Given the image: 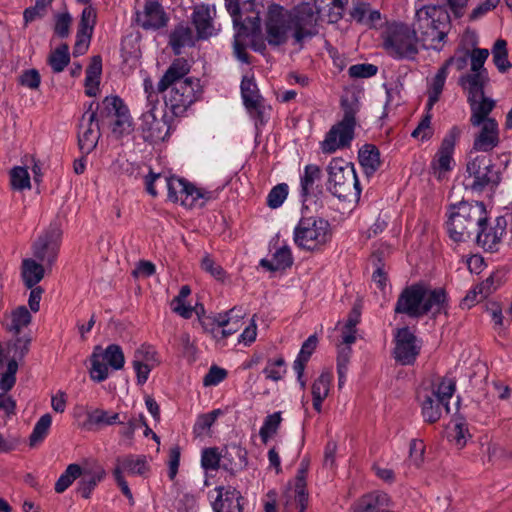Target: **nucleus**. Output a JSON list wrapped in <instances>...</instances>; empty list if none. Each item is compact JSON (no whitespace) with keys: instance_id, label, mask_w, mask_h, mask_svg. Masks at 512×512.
Returning a JSON list of instances; mask_svg holds the SVG:
<instances>
[{"instance_id":"obj_4","label":"nucleus","mask_w":512,"mask_h":512,"mask_svg":"<svg viewBox=\"0 0 512 512\" xmlns=\"http://www.w3.org/2000/svg\"><path fill=\"white\" fill-rule=\"evenodd\" d=\"M487 220V210L483 202L461 201L449 206L446 228L449 238L456 243L473 238L475 229Z\"/></svg>"},{"instance_id":"obj_36","label":"nucleus","mask_w":512,"mask_h":512,"mask_svg":"<svg viewBox=\"0 0 512 512\" xmlns=\"http://www.w3.org/2000/svg\"><path fill=\"white\" fill-rule=\"evenodd\" d=\"M449 23L446 25H442L437 23L432 28H429V31H425L424 34L418 37L419 42L422 43V46L425 49H441V42L447 35Z\"/></svg>"},{"instance_id":"obj_27","label":"nucleus","mask_w":512,"mask_h":512,"mask_svg":"<svg viewBox=\"0 0 512 512\" xmlns=\"http://www.w3.org/2000/svg\"><path fill=\"white\" fill-rule=\"evenodd\" d=\"M488 81V72L468 73L460 78V85L467 91V100L480 99L484 95V85Z\"/></svg>"},{"instance_id":"obj_44","label":"nucleus","mask_w":512,"mask_h":512,"mask_svg":"<svg viewBox=\"0 0 512 512\" xmlns=\"http://www.w3.org/2000/svg\"><path fill=\"white\" fill-rule=\"evenodd\" d=\"M82 475V469L78 464H70L60 475L55 483V491L63 493L77 478Z\"/></svg>"},{"instance_id":"obj_57","label":"nucleus","mask_w":512,"mask_h":512,"mask_svg":"<svg viewBox=\"0 0 512 512\" xmlns=\"http://www.w3.org/2000/svg\"><path fill=\"white\" fill-rule=\"evenodd\" d=\"M378 67L369 63L355 64L349 67L348 74L351 78H369L376 75Z\"/></svg>"},{"instance_id":"obj_64","label":"nucleus","mask_w":512,"mask_h":512,"mask_svg":"<svg viewBox=\"0 0 512 512\" xmlns=\"http://www.w3.org/2000/svg\"><path fill=\"white\" fill-rule=\"evenodd\" d=\"M227 376V371L218 366H212L208 373L204 376L203 384L205 386H216L222 382Z\"/></svg>"},{"instance_id":"obj_45","label":"nucleus","mask_w":512,"mask_h":512,"mask_svg":"<svg viewBox=\"0 0 512 512\" xmlns=\"http://www.w3.org/2000/svg\"><path fill=\"white\" fill-rule=\"evenodd\" d=\"M321 178V169L314 164L306 165L301 175V193L303 196L310 194L315 181Z\"/></svg>"},{"instance_id":"obj_20","label":"nucleus","mask_w":512,"mask_h":512,"mask_svg":"<svg viewBox=\"0 0 512 512\" xmlns=\"http://www.w3.org/2000/svg\"><path fill=\"white\" fill-rule=\"evenodd\" d=\"M218 495L213 502L214 512H243V497L232 486L217 488Z\"/></svg>"},{"instance_id":"obj_31","label":"nucleus","mask_w":512,"mask_h":512,"mask_svg":"<svg viewBox=\"0 0 512 512\" xmlns=\"http://www.w3.org/2000/svg\"><path fill=\"white\" fill-rule=\"evenodd\" d=\"M471 108L470 123L472 126H480L486 120H494L489 117L490 112L495 106V102L483 95L480 99L468 101Z\"/></svg>"},{"instance_id":"obj_3","label":"nucleus","mask_w":512,"mask_h":512,"mask_svg":"<svg viewBox=\"0 0 512 512\" xmlns=\"http://www.w3.org/2000/svg\"><path fill=\"white\" fill-rule=\"evenodd\" d=\"M449 301L443 288H430L424 284H412L402 290L396 301L394 312L419 319L430 315L435 319L447 314Z\"/></svg>"},{"instance_id":"obj_53","label":"nucleus","mask_w":512,"mask_h":512,"mask_svg":"<svg viewBox=\"0 0 512 512\" xmlns=\"http://www.w3.org/2000/svg\"><path fill=\"white\" fill-rule=\"evenodd\" d=\"M139 364L158 365L157 353L151 345L143 344L138 347L133 355V360Z\"/></svg>"},{"instance_id":"obj_49","label":"nucleus","mask_w":512,"mask_h":512,"mask_svg":"<svg viewBox=\"0 0 512 512\" xmlns=\"http://www.w3.org/2000/svg\"><path fill=\"white\" fill-rule=\"evenodd\" d=\"M200 199L204 200L200 204V206H202L206 201L211 199V192L197 188L193 184L188 182L185 196L182 200V205L187 207H193L197 204V202Z\"/></svg>"},{"instance_id":"obj_28","label":"nucleus","mask_w":512,"mask_h":512,"mask_svg":"<svg viewBox=\"0 0 512 512\" xmlns=\"http://www.w3.org/2000/svg\"><path fill=\"white\" fill-rule=\"evenodd\" d=\"M453 59H448L437 71L436 75L432 78L428 90V102L426 109L430 111L435 103L439 100L442 94L445 81L448 76V68L452 64Z\"/></svg>"},{"instance_id":"obj_35","label":"nucleus","mask_w":512,"mask_h":512,"mask_svg":"<svg viewBox=\"0 0 512 512\" xmlns=\"http://www.w3.org/2000/svg\"><path fill=\"white\" fill-rule=\"evenodd\" d=\"M318 339L316 335H310L302 344L300 352L293 363V369L297 374V379L301 380L306 363L309 361L312 353L317 347Z\"/></svg>"},{"instance_id":"obj_21","label":"nucleus","mask_w":512,"mask_h":512,"mask_svg":"<svg viewBox=\"0 0 512 512\" xmlns=\"http://www.w3.org/2000/svg\"><path fill=\"white\" fill-rule=\"evenodd\" d=\"M418 398L421 401V414L427 423L437 422L441 418L443 411L446 413L450 412L449 404L439 400L435 393H428L425 390L418 394Z\"/></svg>"},{"instance_id":"obj_24","label":"nucleus","mask_w":512,"mask_h":512,"mask_svg":"<svg viewBox=\"0 0 512 512\" xmlns=\"http://www.w3.org/2000/svg\"><path fill=\"white\" fill-rule=\"evenodd\" d=\"M165 13L161 5L156 1L145 4L144 12L137 15L138 24L146 29H159L166 25Z\"/></svg>"},{"instance_id":"obj_14","label":"nucleus","mask_w":512,"mask_h":512,"mask_svg":"<svg viewBox=\"0 0 512 512\" xmlns=\"http://www.w3.org/2000/svg\"><path fill=\"white\" fill-rule=\"evenodd\" d=\"M100 136L97 111L93 109V103H90L79 123L78 144L80 150L89 154L97 146Z\"/></svg>"},{"instance_id":"obj_18","label":"nucleus","mask_w":512,"mask_h":512,"mask_svg":"<svg viewBox=\"0 0 512 512\" xmlns=\"http://www.w3.org/2000/svg\"><path fill=\"white\" fill-rule=\"evenodd\" d=\"M480 129L474 136L473 151L488 153L500 143L499 127L496 120H486L478 126Z\"/></svg>"},{"instance_id":"obj_54","label":"nucleus","mask_w":512,"mask_h":512,"mask_svg":"<svg viewBox=\"0 0 512 512\" xmlns=\"http://www.w3.org/2000/svg\"><path fill=\"white\" fill-rule=\"evenodd\" d=\"M288 189L286 183L274 186L267 196V205L272 209L279 208L288 196Z\"/></svg>"},{"instance_id":"obj_61","label":"nucleus","mask_w":512,"mask_h":512,"mask_svg":"<svg viewBox=\"0 0 512 512\" xmlns=\"http://www.w3.org/2000/svg\"><path fill=\"white\" fill-rule=\"evenodd\" d=\"M110 125L112 126V132L118 136H121L124 132L130 128V119L128 115V109L111 119Z\"/></svg>"},{"instance_id":"obj_19","label":"nucleus","mask_w":512,"mask_h":512,"mask_svg":"<svg viewBox=\"0 0 512 512\" xmlns=\"http://www.w3.org/2000/svg\"><path fill=\"white\" fill-rule=\"evenodd\" d=\"M156 109L154 106L148 107L141 116V129L146 134L145 137L154 142L164 140L169 133L167 121L164 116L157 117Z\"/></svg>"},{"instance_id":"obj_60","label":"nucleus","mask_w":512,"mask_h":512,"mask_svg":"<svg viewBox=\"0 0 512 512\" xmlns=\"http://www.w3.org/2000/svg\"><path fill=\"white\" fill-rule=\"evenodd\" d=\"M489 56V51L487 49L475 48L471 53V73H480L482 71H487L484 68V63Z\"/></svg>"},{"instance_id":"obj_22","label":"nucleus","mask_w":512,"mask_h":512,"mask_svg":"<svg viewBox=\"0 0 512 512\" xmlns=\"http://www.w3.org/2000/svg\"><path fill=\"white\" fill-rule=\"evenodd\" d=\"M246 313L242 307L235 306L225 313H219L214 317V322L221 330L219 331L221 338H226L236 333L242 323V319Z\"/></svg>"},{"instance_id":"obj_37","label":"nucleus","mask_w":512,"mask_h":512,"mask_svg":"<svg viewBox=\"0 0 512 512\" xmlns=\"http://www.w3.org/2000/svg\"><path fill=\"white\" fill-rule=\"evenodd\" d=\"M240 89L245 107L247 109H257L260 106L261 96L254 79L244 76Z\"/></svg>"},{"instance_id":"obj_56","label":"nucleus","mask_w":512,"mask_h":512,"mask_svg":"<svg viewBox=\"0 0 512 512\" xmlns=\"http://www.w3.org/2000/svg\"><path fill=\"white\" fill-rule=\"evenodd\" d=\"M102 72V60L100 56H94L86 69L85 86H98Z\"/></svg>"},{"instance_id":"obj_11","label":"nucleus","mask_w":512,"mask_h":512,"mask_svg":"<svg viewBox=\"0 0 512 512\" xmlns=\"http://www.w3.org/2000/svg\"><path fill=\"white\" fill-rule=\"evenodd\" d=\"M247 451L240 446H232L220 458L216 449H205L202 453L201 464L205 470H216L220 466L231 473L242 470L247 466Z\"/></svg>"},{"instance_id":"obj_50","label":"nucleus","mask_w":512,"mask_h":512,"mask_svg":"<svg viewBox=\"0 0 512 512\" xmlns=\"http://www.w3.org/2000/svg\"><path fill=\"white\" fill-rule=\"evenodd\" d=\"M96 20V14L91 7H85L81 14L77 34L80 37L91 38L93 27Z\"/></svg>"},{"instance_id":"obj_58","label":"nucleus","mask_w":512,"mask_h":512,"mask_svg":"<svg viewBox=\"0 0 512 512\" xmlns=\"http://www.w3.org/2000/svg\"><path fill=\"white\" fill-rule=\"evenodd\" d=\"M285 372V361L282 357L274 361H268L267 366L263 370V373L266 375V377L273 381L280 380Z\"/></svg>"},{"instance_id":"obj_12","label":"nucleus","mask_w":512,"mask_h":512,"mask_svg":"<svg viewBox=\"0 0 512 512\" xmlns=\"http://www.w3.org/2000/svg\"><path fill=\"white\" fill-rule=\"evenodd\" d=\"M507 225L508 221L504 216L496 217L493 222H488L487 219L475 229L472 239H475L477 245L485 251L497 252L506 235Z\"/></svg>"},{"instance_id":"obj_8","label":"nucleus","mask_w":512,"mask_h":512,"mask_svg":"<svg viewBox=\"0 0 512 512\" xmlns=\"http://www.w3.org/2000/svg\"><path fill=\"white\" fill-rule=\"evenodd\" d=\"M418 44L416 30L403 23L390 26L384 39L386 51L395 59L414 60L419 53Z\"/></svg>"},{"instance_id":"obj_1","label":"nucleus","mask_w":512,"mask_h":512,"mask_svg":"<svg viewBox=\"0 0 512 512\" xmlns=\"http://www.w3.org/2000/svg\"><path fill=\"white\" fill-rule=\"evenodd\" d=\"M266 39L269 45L279 46L291 35L296 44L311 39L318 33L317 15L309 3H302L289 12L278 6L271 10L266 22Z\"/></svg>"},{"instance_id":"obj_46","label":"nucleus","mask_w":512,"mask_h":512,"mask_svg":"<svg viewBox=\"0 0 512 512\" xmlns=\"http://www.w3.org/2000/svg\"><path fill=\"white\" fill-rule=\"evenodd\" d=\"M456 390V381L453 378L444 377L437 385H433L428 393H435V396L446 403H450V399Z\"/></svg>"},{"instance_id":"obj_9","label":"nucleus","mask_w":512,"mask_h":512,"mask_svg":"<svg viewBox=\"0 0 512 512\" xmlns=\"http://www.w3.org/2000/svg\"><path fill=\"white\" fill-rule=\"evenodd\" d=\"M330 238V225L318 217H302L294 228V243L301 249L317 250Z\"/></svg>"},{"instance_id":"obj_29","label":"nucleus","mask_w":512,"mask_h":512,"mask_svg":"<svg viewBox=\"0 0 512 512\" xmlns=\"http://www.w3.org/2000/svg\"><path fill=\"white\" fill-rule=\"evenodd\" d=\"M358 160L365 175L372 176L381 165L379 149L373 144L363 145L359 149Z\"/></svg>"},{"instance_id":"obj_59","label":"nucleus","mask_w":512,"mask_h":512,"mask_svg":"<svg viewBox=\"0 0 512 512\" xmlns=\"http://www.w3.org/2000/svg\"><path fill=\"white\" fill-rule=\"evenodd\" d=\"M450 437L458 447L462 448L465 446L467 438L470 437L467 423L465 421H457L450 432Z\"/></svg>"},{"instance_id":"obj_2","label":"nucleus","mask_w":512,"mask_h":512,"mask_svg":"<svg viewBox=\"0 0 512 512\" xmlns=\"http://www.w3.org/2000/svg\"><path fill=\"white\" fill-rule=\"evenodd\" d=\"M190 69L186 59L176 58L158 82L165 108L176 117L182 116L202 95L200 79L188 76Z\"/></svg>"},{"instance_id":"obj_55","label":"nucleus","mask_w":512,"mask_h":512,"mask_svg":"<svg viewBox=\"0 0 512 512\" xmlns=\"http://www.w3.org/2000/svg\"><path fill=\"white\" fill-rule=\"evenodd\" d=\"M13 189L24 190L30 188V177L28 171L23 167H14L10 173Z\"/></svg>"},{"instance_id":"obj_51","label":"nucleus","mask_w":512,"mask_h":512,"mask_svg":"<svg viewBox=\"0 0 512 512\" xmlns=\"http://www.w3.org/2000/svg\"><path fill=\"white\" fill-rule=\"evenodd\" d=\"M331 380L332 376L329 372H322L312 384V398L326 399L330 391Z\"/></svg>"},{"instance_id":"obj_63","label":"nucleus","mask_w":512,"mask_h":512,"mask_svg":"<svg viewBox=\"0 0 512 512\" xmlns=\"http://www.w3.org/2000/svg\"><path fill=\"white\" fill-rule=\"evenodd\" d=\"M201 267L204 271L211 274V276L217 280L222 281L225 278L224 269L208 255L202 259Z\"/></svg>"},{"instance_id":"obj_62","label":"nucleus","mask_w":512,"mask_h":512,"mask_svg":"<svg viewBox=\"0 0 512 512\" xmlns=\"http://www.w3.org/2000/svg\"><path fill=\"white\" fill-rule=\"evenodd\" d=\"M272 258H273L274 262L276 263L275 268H278L279 270L290 267L293 263L291 250L287 246L279 248L273 254Z\"/></svg>"},{"instance_id":"obj_30","label":"nucleus","mask_w":512,"mask_h":512,"mask_svg":"<svg viewBox=\"0 0 512 512\" xmlns=\"http://www.w3.org/2000/svg\"><path fill=\"white\" fill-rule=\"evenodd\" d=\"M105 474V470L100 466L82 470L81 479L78 482V492L81 496L85 499L90 498L92 491L104 479Z\"/></svg>"},{"instance_id":"obj_48","label":"nucleus","mask_w":512,"mask_h":512,"mask_svg":"<svg viewBox=\"0 0 512 512\" xmlns=\"http://www.w3.org/2000/svg\"><path fill=\"white\" fill-rule=\"evenodd\" d=\"M501 279L502 277L499 272L493 273L484 281L477 284L473 288V293H478L480 294V299H485L500 287Z\"/></svg>"},{"instance_id":"obj_39","label":"nucleus","mask_w":512,"mask_h":512,"mask_svg":"<svg viewBox=\"0 0 512 512\" xmlns=\"http://www.w3.org/2000/svg\"><path fill=\"white\" fill-rule=\"evenodd\" d=\"M493 62L500 73H505L511 68V63L508 60L507 42L504 39L495 41L492 47Z\"/></svg>"},{"instance_id":"obj_6","label":"nucleus","mask_w":512,"mask_h":512,"mask_svg":"<svg viewBox=\"0 0 512 512\" xmlns=\"http://www.w3.org/2000/svg\"><path fill=\"white\" fill-rule=\"evenodd\" d=\"M327 190L340 200L350 201L359 199L361 194L360 182L354 165L340 158H334L327 166Z\"/></svg>"},{"instance_id":"obj_42","label":"nucleus","mask_w":512,"mask_h":512,"mask_svg":"<svg viewBox=\"0 0 512 512\" xmlns=\"http://www.w3.org/2000/svg\"><path fill=\"white\" fill-rule=\"evenodd\" d=\"M31 321V314L25 306H20L12 312L10 323H7V330L18 335L21 330Z\"/></svg>"},{"instance_id":"obj_23","label":"nucleus","mask_w":512,"mask_h":512,"mask_svg":"<svg viewBox=\"0 0 512 512\" xmlns=\"http://www.w3.org/2000/svg\"><path fill=\"white\" fill-rule=\"evenodd\" d=\"M216 11L208 5H201L194 9L192 14L193 24L196 28L198 38L207 39L215 33L213 17Z\"/></svg>"},{"instance_id":"obj_5","label":"nucleus","mask_w":512,"mask_h":512,"mask_svg":"<svg viewBox=\"0 0 512 512\" xmlns=\"http://www.w3.org/2000/svg\"><path fill=\"white\" fill-rule=\"evenodd\" d=\"M341 108L343 110L342 120L331 127L321 144L324 153H333L338 149L348 148L354 139L359 102L353 95L342 97Z\"/></svg>"},{"instance_id":"obj_10","label":"nucleus","mask_w":512,"mask_h":512,"mask_svg":"<svg viewBox=\"0 0 512 512\" xmlns=\"http://www.w3.org/2000/svg\"><path fill=\"white\" fill-rule=\"evenodd\" d=\"M90 361L91 379L96 382H103L109 376V367L114 370H120L124 367L125 356L119 345L110 344L105 349L96 346L90 356Z\"/></svg>"},{"instance_id":"obj_16","label":"nucleus","mask_w":512,"mask_h":512,"mask_svg":"<svg viewBox=\"0 0 512 512\" xmlns=\"http://www.w3.org/2000/svg\"><path fill=\"white\" fill-rule=\"evenodd\" d=\"M394 357L402 365H410L414 363L419 354L420 347L416 343V336L408 327L397 330L395 335Z\"/></svg>"},{"instance_id":"obj_40","label":"nucleus","mask_w":512,"mask_h":512,"mask_svg":"<svg viewBox=\"0 0 512 512\" xmlns=\"http://www.w3.org/2000/svg\"><path fill=\"white\" fill-rule=\"evenodd\" d=\"M164 183L168 190V199L174 203L178 201L182 203L187 189L188 181H186L184 178L171 176L164 177Z\"/></svg>"},{"instance_id":"obj_41","label":"nucleus","mask_w":512,"mask_h":512,"mask_svg":"<svg viewBox=\"0 0 512 512\" xmlns=\"http://www.w3.org/2000/svg\"><path fill=\"white\" fill-rule=\"evenodd\" d=\"M70 62L69 47L62 44L51 52L48 63L54 73L62 72Z\"/></svg>"},{"instance_id":"obj_52","label":"nucleus","mask_w":512,"mask_h":512,"mask_svg":"<svg viewBox=\"0 0 512 512\" xmlns=\"http://www.w3.org/2000/svg\"><path fill=\"white\" fill-rule=\"evenodd\" d=\"M306 471L299 469L295 483V501L300 506L301 512L306 509L308 504V494L306 492Z\"/></svg>"},{"instance_id":"obj_38","label":"nucleus","mask_w":512,"mask_h":512,"mask_svg":"<svg viewBox=\"0 0 512 512\" xmlns=\"http://www.w3.org/2000/svg\"><path fill=\"white\" fill-rule=\"evenodd\" d=\"M126 108L123 101L118 96L105 97L101 104L97 105V112L99 110V117L102 122L106 119L114 118Z\"/></svg>"},{"instance_id":"obj_32","label":"nucleus","mask_w":512,"mask_h":512,"mask_svg":"<svg viewBox=\"0 0 512 512\" xmlns=\"http://www.w3.org/2000/svg\"><path fill=\"white\" fill-rule=\"evenodd\" d=\"M114 424H122L118 413H110L103 409H94L87 413V420L84 427L88 430L100 429L104 426H111Z\"/></svg>"},{"instance_id":"obj_15","label":"nucleus","mask_w":512,"mask_h":512,"mask_svg":"<svg viewBox=\"0 0 512 512\" xmlns=\"http://www.w3.org/2000/svg\"><path fill=\"white\" fill-rule=\"evenodd\" d=\"M449 20L450 15L443 6H424L417 10L412 30H416V34L419 33L422 36L425 31H429V28L437 23L446 25Z\"/></svg>"},{"instance_id":"obj_17","label":"nucleus","mask_w":512,"mask_h":512,"mask_svg":"<svg viewBox=\"0 0 512 512\" xmlns=\"http://www.w3.org/2000/svg\"><path fill=\"white\" fill-rule=\"evenodd\" d=\"M59 240V229L57 227H51L34 243L33 249L35 258L47 265H52L57 257Z\"/></svg>"},{"instance_id":"obj_47","label":"nucleus","mask_w":512,"mask_h":512,"mask_svg":"<svg viewBox=\"0 0 512 512\" xmlns=\"http://www.w3.org/2000/svg\"><path fill=\"white\" fill-rule=\"evenodd\" d=\"M51 424L52 417L49 413H46L39 418L30 435V446H35L37 443H40L45 439Z\"/></svg>"},{"instance_id":"obj_33","label":"nucleus","mask_w":512,"mask_h":512,"mask_svg":"<svg viewBox=\"0 0 512 512\" xmlns=\"http://www.w3.org/2000/svg\"><path fill=\"white\" fill-rule=\"evenodd\" d=\"M169 44L175 55H180L182 48L194 45L193 31L185 25H178L169 36Z\"/></svg>"},{"instance_id":"obj_34","label":"nucleus","mask_w":512,"mask_h":512,"mask_svg":"<svg viewBox=\"0 0 512 512\" xmlns=\"http://www.w3.org/2000/svg\"><path fill=\"white\" fill-rule=\"evenodd\" d=\"M44 266L34 259H24L22 262V279L27 288H33L44 277Z\"/></svg>"},{"instance_id":"obj_25","label":"nucleus","mask_w":512,"mask_h":512,"mask_svg":"<svg viewBox=\"0 0 512 512\" xmlns=\"http://www.w3.org/2000/svg\"><path fill=\"white\" fill-rule=\"evenodd\" d=\"M17 370L18 363L16 359H8L2 344H0V390L8 392L14 387Z\"/></svg>"},{"instance_id":"obj_43","label":"nucleus","mask_w":512,"mask_h":512,"mask_svg":"<svg viewBox=\"0 0 512 512\" xmlns=\"http://www.w3.org/2000/svg\"><path fill=\"white\" fill-rule=\"evenodd\" d=\"M281 422V412H274L265 417L259 431V436L264 444H267L269 439L278 432Z\"/></svg>"},{"instance_id":"obj_26","label":"nucleus","mask_w":512,"mask_h":512,"mask_svg":"<svg viewBox=\"0 0 512 512\" xmlns=\"http://www.w3.org/2000/svg\"><path fill=\"white\" fill-rule=\"evenodd\" d=\"M114 469H119L121 475L127 472L130 475L145 476L149 472L150 466L143 455H127L116 459Z\"/></svg>"},{"instance_id":"obj_13","label":"nucleus","mask_w":512,"mask_h":512,"mask_svg":"<svg viewBox=\"0 0 512 512\" xmlns=\"http://www.w3.org/2000/svg\"><path fill=\"white\" fill-rule=\"evenodd\" d=\"M461 133L458 126H453L444 136L440 148L431 161V168L439 179L444 173L453 169V153Z\"/></svg>"},{"instance_id":"obj_7","label":"nucleus","mask_w":512,"mask_h":512,"mask_svg":"<svg viewBox=\"0 0 512 512\" xmlns=\"http://www.w3.org/2000/svg\"><path fill=\"white\" fill-rule=\"evenodd\" d=\"M466 171L468 173L466 187L476 193L485 190L492 191L501 181L499 170L486 155H477L471 158L467 162Z\"/></svg>"}]
</instances>
